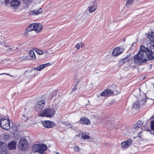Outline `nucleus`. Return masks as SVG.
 I'll return each mask as SVG.
<instances>
[{
	"label": "nucleus",
	"instance_id": "nucleus-8",
	"mask_svg": "<svg viewBox=\"0 0 154 154\" xmlns=\"http://www.w3.org/2000/svg\"><path fill=\"white\" fill-rule=\"evenodd\" d=\"M123 50V48L120 47L116 48L113 50L112 55L114 56L119 55L122 52Z\"/></svg>",
	"mask_w": 154,
	"mask_h": 154
},
{
	"label": "nucleus",
	"instance_id": "nucleus-33",
	"mask_svg": "<svg viewBox=\"0 0 154 154\" xmlns=\"http://www.w3.org/2000/svg\"><path fill=\"white\" fill-rule=\"evenodd\" d=\"M77 89V85H75V86L72 88V91H74Z\"/></svg>",
	"mask_w": 154,
	"mask_h": 154
},
{
	"label": "nucleus",
	"instance_id": "nucleus-7",
	"mask_svg": "<svg viewBox=\"0 0 154 154\" xmlns=\"http://www.w3.org/2000/svg\"><path fill=\"white\" fill-rule=\"evenodd\" d=\"M42 124L45 127L47 128H52L55 125V123L49 121H44L42 122Z\"/></svg>",
	"mask_w": 154,
	"mask_h": 154
},
{
	"label": "nucleus",
	"instance_id": "nucleus-32",
	"mask_svg": "<svg viewBox=\"0 0 154 154\" xmlns=\"http://www.w3.org/2000/svg\"><path fill=\"white\" fill-rule=\"evenodd\" d=\"M134 0H128L126 2V5L128 6V5L132 3Z\"/></svg>",
	"mask_w": 154,
	"mask_h": 154
},
{
	"label": "nucleus",
	"instance_id": "nucleus-6",
	"mask_svg": "<svg viewBox=\"0 0 154 154\" xmlns=\"http://www.w3.org/2000/svg\"><path fill=\"white\" fill-rule=\"evenodd\" d=\"M116 91L117 93H119L120 91H118L117 90H115V91H112L111 90L109 89H106V90H104L101 93L100 95L102 96L105 97L106 96H109L112 94H113Z\"/></svg>",
	"mask_w": 154,
	"mask_h": 154
},
{
	"label": "nucleus",
	"instance_id": "nucleus-19",
	"mask_svg": "<svg viewBox=\"0 0 154 154\" xmlns=\"http://www.w3.org/2000/svg\"><path fill=\"white\" fill-rule=\"evenodd\" d=\"M35 28L34 29V31L38 33L41 31L42 29V25L35 24Z\"/></svg>",
	"mask_w": 154,
	"mask_h": 154
},
{
	"label": "nucleus",
	"instance_id": "nucleus-28",
	"mask_svg": "<svg viewBox=\"0 0 154 154\" xmlns=\"http://www.w3.org/2000/svg\"><path fill=\"white\" fill-rule=\"evenodd\" d=\"M96 7L95 6H92L89 9V11L90 13H92L96 9Z\"/></svg>",
	"mask_w": 154,
	"mask_h": 154
},
{
	"label": "nucleus",
	"instance_id": "nucleus-45",
	"mask_svg": "<svg viewBox=\"0 0 154 154\" xmlns=\"http://www.w3.org/2000/svg\"><path fill=\"white\" fill-rule=\"evenodd\" d=\"M112 102H111L110 103V104H111V105H112Z\"/></svg>",
	"mask_w": 154,
	"mask_h": 154
},
{
	"label": "nucleus",
	"instance_id": "nucleus-11",
	"mask_svg": "<svg viewBox=\"0 0 154 154\" xmlns=\"http://www.w3.org/2000/svg\"><path fill=\"white\" fill-rule=\"evenodd\" d=\"M47 149V146L44 144H39L38 153L43 154Z\"/></svg>",
	"mask_w": 154,
	"mask_h": 154
},
{
	"label": "nucleus",
	"instance_id": "nucleus-12",
	"mask_svg": "<svg viewBox=\"0 0 154 154\" xmlns=\"http://www.w3.org/2000/svg\"><path fill=\"white\" fill-rule=\"evenodd\" d=\"M143 123L141 121H138L136 124L133 126L134 131L136 132L143 125Z\"/></svg>",
	"mask_w": 154,
	"mask_h": 154
},
{
	"label": "nucleus",
	"instance_id": "nucleus-17",
	"mask_svg": "<svg viewBox=\"0 0 154 154\" xmlns=\"http://www.w3.org/2000/svg\"><path fill=\"white\" fill-rule=\"evenodd\" d=\"M35 28V24L32 23L26 29V32H24V35H25L27 34V32H30L33 30H34V29Z\"/></svg>",
	"mask_w": 154,
	"mask_h": 154
},
{
	"label": "nucleus",
	"instance_id": "nucleus-39",
	"mask_svg": "<svg viewBox=\"0 0 154 154\" xmlns=\"http://www.w3.org/2000/svg\"><path fill=\"white\" fill-rule=\"evenodd\" d=\"M5 1L6 4H8L10 0H5Z\"/></svg>",
	"mask_w": 154,
	"mask_h": 154
},
{
	"label": "nucleus",
	"instance_id": "nucleus-22",
	"mask_svg": "<svg viewBox=\"0 0 154 154\" xmlns=\"http://www.w3.org/2000/svg\"><path fill=\"white\" fill-rule=\"evenodd\" d=\"M30 56L31 57L30 59V60H34L35 59V54L34 52L32 50H31L29 51V53Z\"/></svg>",
	"mask_w": 154,
	"mask_h": 154
},
{
	"label": "nucleus",
	"instance_id": "nucleus-26",
	"mask_svg": "<svg viewBox=\"0 0 154 154\" xmlns=\"http://www.w3.org/2000/svg\"><path fill=\"white\" fill-rule=\"evenodd\" d=\"M81 138L83 139H88L90 138V137L86 134V132L82 134Z\"/></svg>",
	"mask_w": 154,
	"mask_h": 154
},
{
	"label": "nucleus",
	"instance_id": "nucleus-24",
	"mask_svg": "<svg viewBox=\"0 0 154 154\" xmlns=\"http://www.w3.org/2000/svg\"><path fill=\"white\" fill-rule=\"evenodd\" d=\"M148 38L151 41L154 40V32H152L148 36Z\"/></svg>",
	"mask_w": 154,
	"mask_h": 154
},
{
	"label": "nucleus",
	"instance_id": "nucleus-43",
	"mask_svg": "<svg viewBox=\"0 0 154 154\" xmlns=\"http://www.w3.org/2000/svg\"><path fill=\"white\" fill-rule=\"evenodd\" d=\"M56 91H54L53 93H54V95L55 96L56 95Z\"/></svg>",
	"mask_w": 154,
	"mask_h": 154
},
{
	"label": "nucleus",
	"instance_id": "nucleus-41",
	"mask_svg": "<svg viewBox=\"0 0 154 154\" xmlns=\"http://www.w3.org/2000/svg\"><path fill=\"white\" fill-rule=\"evenodd\" d=\"M154 118V116H153L150 117V119H153Z\"/></svg>",
	"mask_w": 154,
	"mask_h": 154
},
{
	"label": "nucleus",
	"instance_id": "nucleus-38",
	"mask_svg": "<svg viewBox=\"0 0 154 154\" xmlns=\"http://www.w3.org/2000/svg\"><path fill=\"white\" fill-rule=\"evenodd\" d=\"M80 44V46H81V47H83L84 46V44L83 43L81 42Z\"/></svg>",
	"mask_w": 154,
	"mask_h": 154
},
{
	"label": "nucleus",
	"instance_id": "nucleus-9",
	"mask_svg": "<svg viewBox=\"0 0 154 154\" xmlns=\"http://www.w3.org/2000/svg\"><path fill=\"white\" fill-rule=\"evenodd\" d=\"M138 99L139 100L140 103L142 105H145L146 100V95L144 94L142 95H140L138 96Z\"/></svg>",
	"mask_w": 154,
	"mask_h": 154
},
{
	"label": "nucleus",
	"instance_id": "nucleus-18",
	"mask_svg": "<svg viewBox=\"0 0 154 154\" xmlns=\"http://www.w3.org/2000/svg\"><path fill=\"white\" fill-rule=\"evenodd\" d=\"M51 65L50 63H48L44 64H41L38 66V71H40L43 69L45 67Z\"/></svg>",
	"mask_w": 154,
	"mask_h": 154
},
{
	"label": "nucleus",
	"instance_id": "nucleus-3",
	"mask_svg": "<svg viewBox=\"0 0 154 154\" xmlns=\"http://www.w3.org/2000/svg\"><path fill=\"white\" fill-rule=\"evenodd\" d=\"M10 121L8 118L6 119L2 118L0 120V126L1 128L6 130H9L10 128Z\"/></svg>",
	"mask_w": 154,
	"mask_h": 154
},
{
	"label": "nucleus",
	"instance_id": "nucleus-31",
	"mask_svg": "<svg viewBox=\"0 0 154 154\" xmlns=\"http://www.w3.org/2000/svg\"><path fill=\"white\" fill-rule=\"evenodd\" d=\"M4 137L6 139H8L9 138V135L8 133H5L3 134Z\"/></svg>",
	"mask_w": 154,
	"mask_h": 154
},
{
	"label": "nucleus",
	"instance_id": "nucleus-50",
	"mask_svg": "<svg viewBox=\"0 0 154 154\" xmlns=\"http://www.w3.org/2000/svg\"><path fill=\"white\" fill-rule=\"evenodd\" d=\"M41 1H42V0H41Z\"/></svg>",
	"mask_w": 154,
	"mask_h": 154
},
{
	"label": "nucleus",
	"instance_id": "nucleus-1",
	"mask_svg": "<svg viewBox=\"0 0 154 154\" xmlns=\"http://www.w3.org/2000/svg\"><path fill=\"white\" fill-rule=\"evenodd\" d=\"M140 50L134 56V64H141L146 63L148 60H152L154 59V44L150 46L149 49L144 45H141Z\"/></svg>",
	"mask_w": 154,
	"mask_h": 154
},
{
	"label": "nucleus",
	"instance_id": "nucleus-16",
	"mask_svg": "<svg viewBox=\"0 0 154 154\" xmlns=\"http://www.w3.org/2000/svg\"><path fill=\"white\" fill-rule=\"evenodd\" d=\"M80 122L82 124H86L89 125L90 124V121L87 118L83 117L81 118L80 120Z\"/></svg>",
	"mask_w": 154,
	"mask_h": 154
},
{
	"label": "nucleus",
	"instance_id": "nucleus-4",
	"mask_svg": "<svg viewBox=\"0 0 154 154\" xmlns=\"http://www.w3.org/2000/svg\"><path fill=\"white\" fill-rule=\"evenodd\" d=\"M28 142L25 138H22L20 139L18 144L19 149L22 151L25 150L27 148Z\"/></svg>",
	"mask_w": 154,
	"mask_h": 154
},
{
	"label": "nucleus",
	"instance_id": "nucleus-42",
	"mask_svg": "<svg viewBox=\"0 0 154 154\" xmlns=\"http://www.w3.org/2000/svg\"><path fill=\"white\" fill-rule=\"evenodd\" d=\"M130 66H134V65H133V63H130Z\"/></svg>",
	"mask_w": 154,
	"mask_h": 154
},
{
	"label": "nucleus",
	"instance_id": "nucleus-15",
	"mask_svg": "<svg viewBox=\"0 0 154 154\" xmlns=\"http://www.w3.org/2000/svg\"><path fill=\"white\" fill-rule=\"evenodd\" d=\"M17 143L15 141H12L8 144V147L9 149L13 150L16 149Z\"/></svg>",
	"mask_w": 154,
	"mask_h": 154
},
{
	"label": "nucleus",
	"instance_id": "nucleus-44",
	"mask_svg": "<svg viewBox=\"0 0 154 154\" xmlns=\"http://www.w3.org/2000/svg\"><path fill=\"white\" fill-rule=\"evenodd\" d=\"M24 1H25V2H29L30 1V0H24Z\"/></svg>",
	"mask_w": 154,
	"mask_h": 154
},
{
	"label": "nucleus",
	"instance_id": "nucleus-46",
	"mask_svg": "<svg viewBox=\"0 0 154 154\" xmlns=\"http://www.w3.org/2000/svg\"><path fill=\"white\" fill-rule=\"evenodd\" d=\"M15 50L16 49H18V47H16V48H15Z\"/></svg>",
	"mask_w": 154,
	"mask_h": 154
},
{
	"label": "nucleus",
	"instance_id": "nucleus-2",
	"mask_svg": "<svg viewBox=\"0 0 154 154\" xmlns=\"http://www.w3.org/2000/svg\"><path fill=\"white\" fill-rule=\"evenodd\" d=\"M54 112L55 110L54 108H48L42 112L39 113V115L40 116L50 118L53 115Z\"/></svg>",
	"mask_w": 154,
	"mask_h": 154
},
{
	"label": "nucleus",
	"instance_id": "nucleus-23",
	"mask_svg": "<svg viewBox=\"0 0 154 154\" xmlns=\"http://www.w3.org/2000/svg\"><path fill=\"white\" fill-rule=\"evenodd\" d=\"M42 12V10L41 8H39L38 10H34L33 11V14L35 15H37Z\"/></svg>",
	"mask_w": 154,
	"mask_h": 154
},
{
	"label": "nucleus",
	"instance_id": "nucleus-27",
	"mask_svg": "<svg viewBox=\"0 0 154 154\" xmlns=\"http://www.w3.org/2000/svg\"><path fill=\"white\" fill-rule=\"evenodd\" d=\"M34 50L39 55H42L43 53V52L42 50L37 48H35Z\"/></svg>",
	"mask_w": 154,
	"mask_h": 154
},
{
	"label": "nucleus",
	"instance_id": "nucleus-48",
	"mask_svg": "<svg viewBox=\"0 0 154 154\" xmlns=\"http://www.w3.org/2000/svg\"><path fill=\"white\" fill-rule=\"evenodd\" d=\"M51 97H53V96H52V95H51Z\"/></svg>",
	"mask_w": 154,
	"mask_h": 154
},
{
	"label": "nucleus",
	"instance_id": "nucleus-30",
	"mask_svg": "<svg viewBox=\"0 0 154 154\" xmlns=\"http://www.w3.org/2000/svg\"><path fill=\"white\" fill-rule=\"evenodd\" d=\"M73 148L75 152H78L79 150V147L77 146H74Z\"/></svg>",
	"mask_w": 154,
	"mask_h": 154
},
{
	"label": "nucleus",
	"instance_id": "nucleus-5",
	"mask_svg": "<svg viewBox=\"0 0 154 154\" xmlns=\"http://www.w3.org/2000/svg\"><path fill=\"white\" fill-rule=\"evenodd\" d=\"M45 103V101L44 100H41L38 101L35 106V110L38 112L41 111L44 107Z\"/></svg>",
	"mask_w": 154,
	"mask_h": 154
},
{
	"label": "nucleus",
	"instance_id": "nucleus-35",
	"mask_svg": "<svg viewBox=\"0 0 154 154\" xmlns=\"http://www.w3.org/2000/svg\"><path fill=\"white\" fill-rule=\"evenodd\" d=\"M38 68V66H37L36 67L33 68V69H31V70H30L29 71V72H32L33 71V69L36 70L38 71V68Z\"/></svg>",
	"mask_w": 154,
	"mask_h": 154
},
{
	"label": "nucleus",
	"instance_id": "nucleus-25",
	"mask_svg": "<svg viewBox=\"0 0 154 154\" xmlns=\"http://www.w3.org/2000/svg\"><path fill=\"white\" fill-rule=\"evenodd\" d=\"M140 103L138 101H136L135 103L133 104L132 108L138 109L140 107Z\"/></svg>",
	"mask_w": 154,
	"mask_h": 154
},
{
	"label": "nucleus",
	"instance_id": "nucleus-34",
	"mask_svg": "<svg viewBox=\"0 0 154 154\" xmlns=\"http://www.w3.org/2000/svg\"><path fill=\"white\" fill-rule=\"evenodd\" d=\"M75 48L77 49H79V48H80V44L79 43H78L77 44H76L75 45Z\"/></svg>",
	"mask_w": 154,
	"mask_h": 154
},
{
	"label": "nucleus",
	"instance_id": "nucleus-49",
	"mask_svg": "<svg viewBox=\"0 0 154 154\" xmlns=\"http://www.w3.org/2000/svg\"><path fill=\"white\" fill-rule=\"evenodd\" d=\"M68 124L69 125H70V124Z\"/></svg>",
	"mask_w": 154,
	"mask_h": 154
},
{
	"label": "nucleus",
	"instance_id": "nucleus-13",
	"mask_svg": "<svg viewBox=\"0 0 154 154\" xmlns=\"http://www.w3.org/2000/svg\"><path fill=\"white\" fill-rule=\"evenodd\" d=\"M4 48L6 52L9 53L15 50V47L12 45H6Z\"/></svg>",
	"mask_w": 154,
	"mask_h": 154
},
{
	"label": "nucleus",
	"instance_id": "nucleus-36",
	"mask_svg": "<svg viewBox=\"0 0 154 154\" xmlns=\"http://www.w3.org/2000/svg\"><path fill=\"white\" fill-rule=\"evenodd\" d=\"M4 74H5V75H8L10 76H12V75L9 73H5L0 74V75H4Z\"/></svg>",
	"mask_w": 154,
	"mask_h": 154
},
{
	"label": "nucleus",
	"instance_id": "nucleus-40",
	"mask_svg": "<svg viewBox=\"0 0 154 154\" xmlns=\"http://www.w3.org/2000/svg\"><path fill=\"white\" fill-rule=\"evenodd\" d=\"M80 80H77V81H76V84L77 85V84H78V83H79Z\"/></svg>",
	"mask_w": 154,
	"mask_h": 154
},
{
	"label": "nucleus",
	"instance_id": "nucleus-47",
	"mask_svg": "<svg viewBox=\"0 0 154 154\" xmlns=\"http://www.w3.org/2000/svg\"><path fill=\"white\" fill-rule=\"evenodd\" d=\"M111 102H112L113 103V102H114V101H113V100H112V101H111Z\"/></svg>",
	"mask_w": 154,
	"mask_h": 154
},
{
	"label": "nucleus",
	"instance_id": "nucleus-37",
	"mask_svg": "<svg viewBox=\"0 0 154 154\" xmlns=\"http://www.w3.org/2000/svg\"><path fill=\"white\" fill-rule=\"evenodd\" d=\"M141 133H142V132L141 131L139 132V133H138V137H141V135L140 134Z\"/></svg>",
	"mask_w": 154,
	"mask_h": 154
},
{
	"label": "nucleus",
	"instance_id": "nucleus-10",
	"mask_svg": "<svg viewBox=\"0 0 154 154\" xmlns=\"http://www.w3.org/2000/svg\"><path fill=\"white\" fill-rule=\"evenodd\" d=\"M131 143L132 141L130 139L122 142L121 144L122 148L125 149L128 147Z\"/></svg>",
	"mask_w": 154,
	"mask_h": 154
},
{
	"label": "nucleus",
	"instance_id": "nucleus-21",
	"mask_svg": "<svg viewBox=\"0 0 154 154\" xmlns=\"http://www.w3.org/2000/svg\"><path fill=\"white\" fill-rule=\"evenodd\" d=\"M128 57H125L121 59L120 60V63L121 64H124L126 62H128Z\"/></svg>",
	"mask_w": 154,
	"mask_h": 154
},
{
	"label": "nucleus",
	"instance_id": "nucleus-29",
	"mask_svg": "<svg viewBox=\"0 0 154 154\" xmlns=\"http://www.w3.org/2000/svg\"><path fill=\"white\" fill-rule=\"evenodd\" d=\"M150 127L151 130L154 131V120L151 122Z\"/></svg>",
	"mask_w": 154,
	"mask_h": 154
},
{
	"label": "nucleus",
	"instance_id": "nucleus-14",
	"mask_svg": "<svg viewBox=\"0 0 154 154\" xmlns=\"http://www.w3.org/2000/svg\"><path fill=\"white\" fill-rule=\"evenodd\" d=\"M20 4V2L17 0H11L10 2L11 5L16 8L19 7Z\"/></svg>",
	"mask_w": 154,
	"mask_h": 154
},
{
	"label": "nucleus",
	"instance_id": "nucleus-20",
	"mask_svg": "<svg viewBox=\"0 0 154 154\" xmlns=\"http://www.w3.org/2000/svg\"><path fill=\"white\" fill-rule=\"evenodd\" d=\"M39 144H35L33 145L32 147V151L35 153L38 152L39 150Z\"/></svg>",
	"mask_w": 154,
	"mask_h": 154
}]
</instances>
